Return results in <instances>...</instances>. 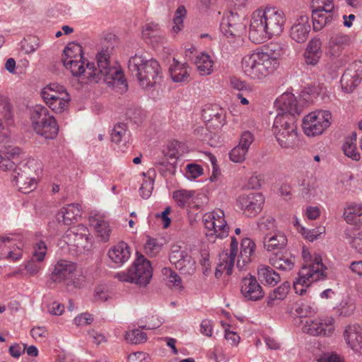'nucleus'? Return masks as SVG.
I'll use <instances>...</instances> for the list:
<instances>
[{"instance_id":"nucleus-19","label":"nucleus","mask_w":362,"mask_h":362,"mask_svg":"<svg viewBox=\"0 0 362 362\" xmlns=\"http://www.w3.org/2000/svg\"><path fill=\"white\" fill-rule=\"evenodd\" d=\"M88 221L90 227L93 229L95 235L101 241L107 242L110 237L112 228L106 216L100 213H92Z\"/></svg>"},{"instance_id":"nucleus-25","label":"nucleus","mask_w":362,"mask_h":362,"mask_svg":"<svg viewBox=\"0 0 362 362\" xmlns=\"http://www.w3.org/2000/svg\"><path fill=\"white\" fill-rule=\"evenodd\" d=\"M351 42L350 35L341 33L333 35L327 44V52L330 56L339 57L344 48Z\"/></svg>"},{"instance_id":"nucleus-37","label":"nucleus","mask_w":362,"mask_h":362,"mask_svg":"<svg viewBox=\"0 0 362 362\" xmlns=\"http://www.w3.org/2000/svg\"><path fill=\"white\" fill-rule=\"evenodd\" d=\"M357 135L356 132H351L344 139L342 151L344 155L354 160L358 161L361 158V154L356 146Z\"/></svg>"},{"instance_id":"nucleus-21","label":"nucleus","mask_w":362,"mask_h":362,"mask_svg":"<svg viewBox=\"0 0 362 362\" xmlns=\"http://www.w3.org/2000/svg\"><path fill=\"white\" fill-rule=\"evenodd\" d=\"M107 255L110 263L112 264V267L118 268L128 262L131 257V249L127 243L121 241L112 245Z\"/></svg>"},{"instance_id":"nucleus-17","label":"nucleus","mask_w":362,"mask_h":362,"mask_svg":"<svg viewBox=\"0 0 362 362\" xmlns=\"http://www.w3.org/2000/svg\"><path fill=\"white\" fill-rule=\"evenodd\" d=\"M264 198L260 193L243 194L238 196L237 204L243 214L248 216H255L262 208Z\"/></svg>"},{"instance_id":"nucleus-16","label":"nucleus","mask_w":362,"mask_h":362,"mask_svg":"<svg viewBox=\"0 0 362 362\" xmlns=\"http://www.w3.org/2000/svg\"><path fill=\"white\" fill-rule=\"evenodd\" d=\"M13 181L18 187L19 191L23 193H29L33 191L37 187V180L32 176L33 172L27 165L15 167L11 170Z\"/></svg>"},{"instance_id":"nucleus-50","label":"nucleus","mask_w":362,"mask_h":362,"mask_svg":"<svg viewBox=\"0 0 362 362\" xmlns=\"http://www.w3.org/2000/svg\"><path fill=\"white\" fill-rule=\"evenodd\" d=\"M187 252L185 250H182L181 247L177 245H173L171 246L170 252L169 254L170 262L177 267L179 262L184 258L187 255Z\"/></svg>"},{"instance_id":"nucleus-8","label":"nucleus","mask_w":362,"mask_h":362,"mask_svg":"<svg viewBox=\"0 0 362 362\" xmlns=\"http://www.w3.org/2000/svg\"><path fill=\"white\" fill-rule=\"evenodd\" d=\"M297 127L294 118L286 114H278L272 127L279 144L284 148L292 147L297 140Z\"/></svg>"},{"instance_id":"nucleus-5","label":"nucleus","mask_w":362,"mask_h":362,"mask_svg":"<svg viewBox=\"0 0 362 362\" xmlns=\"http://www.w3.org/2000/svg\"><path fill=\"white\" fill-rule=\"evenodd\" d=\"M96 60L98 68L95 74L98 76V82L103 79L110 88L122 90L128 88V83L122 70L110 66V54L107 49L99 52L96 55Z\"/></svg>"},{"instance_id":"nucleus-44","label":"nucleus","mask_w":362,"mask_h":362,"mask_svg":"<svg viewBox=\"0 0 362 362\" xmlns=\"http://www.w3.org/2000/svg\"><path fill=\"white\" fill-rule=\"evenodd\" d=\"M145 176V180H144L141 186L139 189L140 194L144 199H148L153 191L154 179L153 177L156 175V173L154 170L150 169L147 171L146 174H144Z\"/></svg>"},{"instance_id":"nucleus-30","label":"nucleus","mask_w":362,"mask_h":362,"mask_svg":"<svg viewBox=\"0 0 362 362\" xmlns=\"http://www.w3.org/2000/svg\"><path fill=\"white\" fill-rule=\"evenodd\" d=\"M256 248L255 243L250 238H244L241 242L240 252L237 259V267L243 269L251 262Z\"/></svg>"},{"instance_id":"nucleus-64","label":"nucleus","mask_w":362,"mask_h":362,"mask_svg":"<svg viewBox=\"0 0 362 362\" xmlns=\"http://www.w3.org/2000/svg\"><path fill=\"white\" fill-rule=\"evenodd\" d=\"M254 141V136L249 131L243 132L240 138L238 146L249 150L250 145Z\"/></svg>"},{"instance_id":"nucleus-18","label":"nucleus","mask_w":362,"mask_h":362,"mask_svg":"<svg viewBox=\"0 0 362 362\" xmlns=\"http://www.w3.org/2000/svg\"><path fill=\"white\" fill-rule=\"evenodd\" d=\"M310 32L309 16L305 13L299 14L292 23L289 29V36L296 43H304Z\"/></svg>"},{"instance_id":"nucleus-55","label":"nucleus","mask_w":362,"mask_h":362,"mask_svg":"<svg viewBox=\"0 0 362 362\" xmlns=\"http://www.w3.org/2000/svg\"><path fill=\"white\" fill-rule=\"evenodd\" d=\"M313 10H324L326 12L333 11L334 5L333 0H311Z\"/></svg>"},{"instance_id":"nucleus-51","label":"nucleus","mask_w":362,"mask_h":362,"mask_svg":"<svg viewBox=\"0 0 362 362\" xmlns=\"http://www.w3.org/2000/svg\"><path fill=\"white\" fill-rule=\"evenodd\" d=\"M40 46V39L36 36H28L22 41V49L26 54L34 52Z\"/></svg>"},{"instance_id":"nucleus-46","label":"nucleus","mask_w":362,"mask_h":362,"mask_svg":"<svg viewBox=\"0 0 362 362\" xmlns=\"http://www.w3.org/2000/svg\"><path fill=\"white\" fill-rule=\"evenodd\" d=\"M177 265L176 269L180 270L181 273L185 274H192L196 269V263L192 257L189 255L188 252L184 258Z\"/></svg>"},{"instance_id":"nucleus-14","label":"nucleus","mask_w":362,"mask_h":362,"mask_svg":"<svg viewBox=\"0 0 362 362\" xmlns=\"http://www.w3.org/2000/svg\"><path fill=\"white\" fill-rule=\"evenodd\" d=\"M202 116L206 122V127H202L199 129H197L195 132L197 135L200 134V137L202 140H206L208 137L206 133H204V136H202L204 132H206L210 128L214 129H220L226 123V112L216 104L206 105L202 110Z\"/></svg>"},{"instance_id":"nucleus-24","label":"nucleus","mask_w":362,"mask_h":362,"mask_svg":"<svg viewBox=\"0 0 362 362\" xmlns=\"http://www.w3.org/2000/svg\"><path fill=\"white\" fill-rule=\"evenodd\" d=\"M240 291L244 298L250 300H258L264 296L262 288L254 276L242 280Z\"/></svg>"},{"instance_id":"nucleus-15","label":"nucleus","mask_w":362,"mask_h":362,"mask_svg":"<svg viewBox=\"0 0 362 362\" xmlns=\"http://www.w3.org/2000/svg\"><path fill=\"white\" fill-rule=\"evenodd\" d=\"M302 330L312 336H330L334 331V320L332 317L308 319L303 322Z\"/></svg>"},{"instance_id":"nucleus-45","label":"nucleus","mask_w":362,"mask_h":362,"mask_svg":"<svg viewBox=\"0 0 362 362\" xmlns=\"http://www.w3.org/2000/svg\"><path fill=\"white\" fill-rule=\"evenodd\" d=\"M79 230L86 231L87 230H86V228H85L83 226H78L77 227V228H73V229L69 230L66 233L65 238H68L69 237L74 235V243L77 246L81 245L83 248H86L88 247L87 244H83L82 242L84 239L86 243H88L90 238L88 237V235H87L86 233L78 234V231H79Z\"/></svg>"},{"instance_id":"nucleus-3","label":"nucleus","mask_w":362,"mask_h":362,"mask_svg":"<svg viewBox=\"0 0 362 362\" xmlns=\"http://www.w3.org/2000/svg\"><path fill=\"white\" fill-rule=\"evenodd\" d=\"M302 258L303 265L299 271L298 278L293 282V288L300 295H303L313 282L323 279L327 269L321 256L305 247L302 250Z\"/></svg>"},{"instance_id":"nucleus-20","label":"nucleus","mask_w":362,"mask_h":362,"mask_svg":"<svg viewBox=\"0 0 362 362\" xmlns=\"http://www.w3.org/2000/svg\"><path fill=\"white\" fill-rule=\"evenodd\" d=\"M220 28L222 33L227 37H235L240 35L244 25L239 15L230 11L223 18Z\"/></svg>"},{"instance_id":"nucleus-48","label":"nucleus","mask_w":362,"mask_h":362,"mask_svg":"<svg viewBox=\"0 0 362 362\" xmlns=\"http://www.w3.org/2000/svg\"><path fill=\"white\" fill-rule=\"evenodd\" d=\"M351 70H346L341 78V83L344 90H352L360 83L356 82Z\"/></svg>"},{"instance_id":"nucleus-6","label":"nucleus","mask_w":362,"mask_h":362,"mask_svg":"<svg viewBox=\"0 0 362 362\" xmlns=\"http://www.w3.org/2000/svg\"><path fill=\"white\" fill-rule=\"evenodd\" d=\"M30 118L32 127L37 134L47 139H53L57 136V122L45 107L41 105L33 106L30 110Z\"/></svg>"},{"instance_id":"nucleus-26","label":"nucleus","mask_w":362,"mask_h":362,"mask_svg":"<svg viewBox=\"0 0 362 362\" xmlns=\"http://www.w3.org/2000/svg\"><path fill=\"white\" fill-rule=\"evenodd\" d=\"M287 243L286 235L280 230L268 233L263 238V247L267 252L282 250Z\"/></svg>"},{"instance_id":"nucleus-59","label":"nucleus","mask_w":362,"mask_h":362,"mask_svg":"<svg viewBox=\"0 0 362 362\" xmlns=\"http://www.w3.org/2000/svg\"><path fill=\"white\" fill-rule=\"evenodd\" d=\"M161 245L154 238H148L144 245L145 252L150 256H156L159 253Z\"/></svg>"},{"instance_id":"nucleus-41","label":"nucleus","mask_w":362,"mask_h":362,"mask_svg":"<svg viewBox=\"0 0 362 362\" xmlns=\"http://www.w3.org/2000/svg\"><path fill=\"white\" fill-rule=\"evenodd\" d=\"M173 197L179 206L190 207L194 202V192L186 189L177 190L173 192Z\"/></svg>"},{"instance_id":"nucleus-57","label":"nucleus","mask_w":362,"mask_h":362,"mask_svg":"<svg viewBox=\"0 0 362 362\" xmlns=\"http://www.w3.org/2000/svg\"><path fill=\"white\" fill-rule=\"evenodd\" d=\"M248 151L240 146H235L229 153L230 159L234 163H241L245 160Z\"/></svg>"},{"instance_id":"nucleus-56","label":"nucleus","mask_w":362,"mask_h":362,"mask_svg":"<svg viewBox=\"0 0 362 362\" xmlns=\"http://www.w3.org/2000/svg\"><path fill=\"white\" fill-rule=\"evenodd\" d=\"M47 246L43 241H38L33 245V258L37 262H42L47 253Z\"/></svg>"},{"instance_id":"nucleus-27","label":"nucleus","mask_w":362,"mask_h":362,"mask_svg":"<svg viewBox=\"0 0 362 362\" xmlns=\"http://www.w3.org/2000/svg\"><path fill=\"white\" fill-rule=\"evenodd\" d=\"M271 265L279 270L291 271L295 266V257L288 252H276L269 259Z\"/></svg>"},{"instance_id":"nucleus-31","label":"nucleus","mask_w":362,"mask_h":362,"mask_svg":"<svg viewBox=\"0 0 362 362\" xmlns=\"http://www.w3.org/2000/svg\"><path fill=\"white\" fill-rule=\"evenodd\" d=\"M322 42L319 38L311 39L305 50L304 58L307 64L315 65L322 57Z\"/></svg>"},{"instance_id":"nucleus-13","label":"nucleus","mask_w":362,"mask_h":362,"mask_svg":"<svg viewBox=\"0 0 362 362\" xmlns=\"http://www.w3.org/2000/svg\"><path fill=\"white\" fill-rule=\"evenodd\" d=\"M62 63L74 76H78L81 83H98V76L95 74L97 68L94 63L86 62L83 58L82 59H66Z\"/></svg>"},{"instance_id":"nucleus-34","label":"nucleus","mask_w":362,"mask_h":362,"mask_svg":"<svg viewBox=\"0 0 362 362\" xmlns=\"http://www.w3.org/2000/svg\"><path fill=\"white\" fill-rule=\"evenodd\" d=\"M290 290V284L284 282L278 288L269 292L267 298V305L270 308L279 306L286 298Z\"/></svg>"},{"instance_id":"nucleus-61","label":"nucleus","mask_w":362,"mask_h":362,"mask_svg":"<svg viewBox=\"0 0 362 362\" xmlns=\"http://www.w3.org/2000/svg\"><path fill=\"white\" fill-rule=\"evenodd\" d=\"M164 274L165 275H168V284L171 286H175L177 288H180L181 286V279L176 274V272L172 271L170 269H164Z\"/></svg>"},{"instance_id":"nucleus-62","label":"nucleus","mask_w":362,"mask_h":362,"mask_svg":"<svg viewBox=\"0 0 362 362\" xmlns=\"http://www.w3.org/2000/svg\"><path fill=\"white\" fill-rule=\"evenodd\" d=\"M258 227L262 231L270 230L275 227V220L271 216H265L260 218Z\"/></svg>"},{"instance_id":"nucleus-54","label":"nucleus","mask_w":362,"mask_h":362,"mask_svg":"<svg viewBox=\"0 0 362 362\" xmlns=\"http://www.w3.org/2000/svg\"><path fill=\"white\" fill-rule=\"evenodd\" d=\"M295 311L300 317H308L315 313L313 306L305 302L296 303Z\"/></svg>"},{"instance_id":"nucleus-53","label":"nucleus","mask_w":362,"mask_h":362,"mask_svg":"<svg viewBox=\"0 0 362 362\" xmlns=\"http://www.w3.org/2000/svg\"><path fill=\"white\" fill-rule=\"evenodd\" d=\"M325 232V228L322 226H320L312 230H309L305 228H299V233L303 236V238L311 242L317 240L319 236Z\"/></svg>"},{"instance_id":"nucleus-23","label":"nucleus","mask_w":362,"mask_h":362,"mask_svg":"<svg viewBox=\"0 0 362 362\" xmlns=\"http://www.w3.org/2000/svg\"><path fill=\"white\" fill-rule=\"evenodd\" d=\"M41 97L49 108L56 112H61L65 110L70 100L67 92H55V94L41 92Z\"/></svg>"},{"instance_id":"nucleus-39","label":"nucleus","mask_w":362,"mask_h":362,"mask_svg":"<svg viewBox=\"0 0 362 362\" xmlns=\"http://www.w3.org/2000/svg\"><path fill=\"white\" fill-rule=\"evenodd\" d=\"M234 262L235 259L230 257L228 253H222L216 269V277L220 278L224 272L227 276H230L232 274Z\"/></svg>"},{"instance_id":"nucleus-29","label":"nucleus","mask_w":362,"mask_h":362,"mask_svg":"<svg viewBox=\"0 0 362 362\" xmlns=\"http://www.w3.org/2000/svg\"><path fill=\"white\" fill-rule=\"evenodd\" d=\"M21 153V149L16 146H8L5 147L4 156L0 154V169L4 171L11 170L16 167V161L18 160Z\"/></svg>"},{"instance_id":"nucleus-2","label":"nucleus","mask_w":362,"mask_h":362,"mask_svg":"<svg viewBox=\"0 0 362 362\" xmlns=\"http://www.w3.org/2000/svg\"><path fill=\"white\" fill-rule=\"evenodd\" d=\"M284 12L275 7L259 8L251 15L249 37L256 44L264 42L283 32L286 23Z\"/></svg>"},{"instance_id":"nucleus-40","label":"nucleus","mask_w":362,"mask_h":362,"mask_svg":"<svg viewBox=\"0 0 362 362\" xmlns=\"http://www.w3.org/2000/svg\"><path fill=\"white\" fill-rule=\"evenodd\" d=\"M258 277L262 281L269 285H276L280 281V276L269 266L262 265L257 270Z\"/></svg>"},{"instance_id":"nucleus-47","label":"nucleus","mask_w":362,"mask_h":362,"mask_svg":"<svg viewBox=\"0 0 362 362\" xmlns=\"http://www.w3.org/2000/svg\"><path fill=\"white\" fill-rule=\"evenodd\" d=\"M0 116L2 117L7 124L12 123L13 114L11 105L6 98L0 97Z\"/></svg>"},{"instance_id":"nucleus-52","label":"nucleus","mask_w":362,"mask_h":362,"mask_svg":"<svg viewBox=\"0 0 362 362\" xmlns=\"http://www.w3.org/2000/svg\"><path fill=\"white\" fill-rule=\"evenodd\" d=\"M125 339L132 344H139L146 341V334L139 329H135L126 332Z\"/></svg>"},{"instance_id":"nucleus-58","label":"nucleus","mask_w":362,"mask_h":362,"mask_svg":"<svg viewBox=\"0 0 362 362\" xmlns=\"http://www.w3.org/2000/svg\"><path fill=\"white\" fill-rule=\"evenodd\" d=\"M185 170V176L190 180H194L200 177L204 173L202 167L195 163L187 164Z\"/></svg>"},{"instance_id":"nucleus-11","label":"nucleus","mask_w":362,"mask_h":362,"mask_svg":"<svg viewBox=\"0 0 362 362\" xmlns=\"http://www.w3.org/2000/svg\"><path fill=\"white\" fill-rule=\"evenodd\" d=\"M203 222L209 240L214 242L217 238L223 239L228 235L229 226L221 209L206 213L203 216Z\"/></svg>"},{"instance_id":"nucleus-36","label":"nucleus","mask_w":362,"mask_h":362,"mask_svg":"<svg viewBox=\"0 0 362 362\" xmlns=\"http://www.w3.org/2000/svg\"><path fill=\"white\" fill-rule=\"evenodd\" d=\"M130 138V132L126 123L119 122L115 125L111 132V139L112 142L126 146L129 143Z\"/></svg>"},{"instance_id":"nucleus-4","label":"nucleus","mask_w":362,"mask_h":362,"mask_svg":"<svg viewBox=\"0 0 362 362\" xmlns=\"http://www.w3.org/2000/svg\"><path fill=\"white\" fill-rule=\"evenodd\" d=\"M128 67L132 73L135 74L142 88H160L163 75L156 60L135 54L129 59Z\"/></svg>"},{"instance_id":"nucleus-22","label":"nucleus","mask_w":362,"mask_h":362,"mask_svg":"<svg viewBox=\"0 0 362 362\" xmlns=\"http://www.w3.org/2000/svg\"><path fill=\"white\" fill-rule=\"evenodd\" d=\"M343 337L345 342L355 353L362 354V329L357 324H350L344 327Z\"/></svg>"},{"instance_id":"nucleus-43","label":"nucleus","mask_w":362,"mask_h":362,"mask_svg":"<svg viewBox=\"0 0 362 362\" xmlns=\"http://www.w3.org/2000/svg\"><path fill=\"white\" fill-rule=\"evenodd\" d=\"M83 59V49L82 47L76 42L69 43L64 50L62 61L71 59Z\"/></svg>"},{"instance_id":"nucleus-10","label":"nucleus","mask_w":362,"mask_h":362,"mask_svg":"<svg viewBox=\"0 0 362 362\" xmlns=\"http://www.w3.org/2000/svg\"><path fill=\"white\" fill-rule=\"evenodd\" d=\"M332 115L326 110H317L306 115L302 122L304 134L309 137L322 135L331 125Z\"/></svg>"},{"instance_id":"nucleus-49","label":"nucleus","mask_w":362,"mask_h":362,"mask_svg":"<svg viewBox=\"0 0 362 362\" xmlns=\"http://www.w3.org/2000/svg\"><path fill=\"white\" fill-rule=\"evenodd\" d=\"M187 11L184 6H180L177 8L173 18L174 25L172 29L174 33H178L182 30L183 27V18L185 17Z\"/></svg>"},{"instance_id":"nucleus-7","label":"nucleus","mask_w":362,"mask_h":362,"mask_svg":"<svg viewBox=\"0 0 362 362\" xmlns=\"http://www.w3.org/2000/svg\"><path fill=\"white\" fill-rule=\"evenodd\" d=\"M152 268L149 261L144 257H139L125 272H119L115 278L122 282L135 284L139 286H146L152 277Z\"/></svg>"},{"instance_id":"nucleus-35","label":"nucleus","mask_w":362,"mask_h":362,"mask_svg":"<svg viewBox=\"0 0 362 362\" xmlns=\"http://www.w3.org/2000/svg\"><path fill=\"white\" fill-rule=\"evenodd\" d=\"M141 34L143 39L148 43H158L164 38L159 25L153 22L147 23L143 26Z\"/></svg>"},{"instance_id":"nucleus-9","label":"nucleus","mask_w":362,"mask_h":362,"mask_svg":"<svg viewBox=\"0 0 362 362\" xmlns=\"http://www.w3.org/2000/svg\"><path fill=\"white\" fill-rule=\"evenodd\" d=\"M276 103L283 114L292 117L300 115L305 107L314 103V100L310 92H296V94L284 92Z\"/></svg>"},{"instance_id":"nucleus-63","label":"nucleus","mask_w":362,"mask_h":362,"mask_svg":"<svg viewBox=\"0 0 362 362\" xmlns=\"http://www.w3.org/2000/svg\"><path fill=\"white\" fill-rule=\"evenodd\" d=\"M230 86L235 90H247L250 89L248 84L236 76H231L229 78Z\"/></svg>"},{"instance_id":"nucleus-42","label":"nucleus","mask_w":362,"mask_h":362,"mask_svg":"<svg viewBox=\"0 0 362 362\" xmlns=\"http://www.w3.org/2000/svg\"><path fill=\"white\" fill-rule=\"evenodd\" d=\"M344 219L349 224H362V204L351 205L344 211Z\"/></svg>"},{"instance_id":"nucleus-60","label":"nucleus","mask_w":362,"mask_h":362,"mask_svg":"<svg viewBox=\"0 0 362 362\" xmlns=\"http://www.w3.org/2000/svg\"><path fill=\"white\" fill-rule=\"evenodd\" d=\"M93 322V317L88 313H83L78 315L74 319V324L77 327L90 325Z\"/></svg>"},{"instance_id":"nucleus-38","label":"nucleus","mask_w":362,"mask_h":362,"mask_svg":"<svg viewBox=\"0 0 362 362\" xmlns=\"http://www.w3.org/2000/svg\"><path fill=\"white\" fill-rule=\"evenodd\" d=\"M313 25L315 31L321 30L332 21V11L326 12L324 10H313Z\"/></svg>"},{"instance_id":"nucleus-33","label":"nucleus","mask_w":362,"mask_h":362,"mask_svg":"<svg viewBox=\"0 0 362 362\" xmlns=\"http://www.w3.org/2000/svg\"><path fill=\"white\" fill-rule=\"evenodd\" d=\"M190 69L186 63H180L175 60L169 68V73L172 80L176 83L185 82L189 77Z\"/></svg>"},{"instance_id":"nucleus-32","label":"nucleus","mask_w":362,"mask_h":362,"mask_svg":"<svg viewBox=\"0 0 362 362\" xmlns=\"http://www.w3.org/2000/svg\"><path fill=\"white\" fill-rule=\"evenodd\" d=\"M194 63L201 75H209L214 71V57L207 52H202L195 56Z\"/></svg>"},{"instance_id":"nucleus-12","label":"nucleus","mask_w":362,"mask_h":362,"mask_svg":"<svg viewBox=\"0 0 362 362\" xmlns=\"http://www.w3.org/2000/svg\"><path fill=\"white\" fill-rule=\"evenodd\" d=\"M81 272L76 264L71 261L60 259L54 264L52 279L55 282H63L67 286H79Z\"/></svg>"},{"instance_id":"nucleus-28","label":"nucleus","mask_w":362,"mask_h":362,"mask_svg":"<svg viewBox=\"0 0 362 362\" xmlns=\"http://www.w3.org/2000/svg\"><path fill=\"white\" fill-rule=\"evenodd\" d=\"M81 206L78 204H71L63 206L57 214V221L66 226H70L77 221L81 216Z\"/></svg>"},{"instance_id":"nucleus-1","label":"nucleus","mask_w":362,"mask_h":362,"mask_svg":"<svg viewBox=\"0 0 362 362\" xmlns=\"http://www.w3.org/2000/svg\"><path fill=\"white\" fill-rule=\"evenodd\" d=\"M286 52L284 44L271 42L264 48L244 56L241 62L242 69L252 79L262 80L276 70L280 59Z\"/></svg>"}]
</instances>
